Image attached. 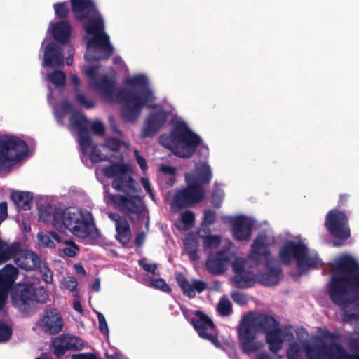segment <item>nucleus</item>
Wrapping results in <instances>:
<instances>
[{
  "label": "nucleus",
  "instance_id": "obj_1",
  "mask_svg": "<svg viewBox=\"0 0 359 359\" xmlns=\"http://www.w3.org/2000/svg\"><path fill=\"white\" fill-rule=\"evenodd\" d=\"M126 83L133 88H122L116 92V80L103 75L98 79L97 87L106 102L113 103L119 101L121 115L125 122L134 123L140 116L144 107H156L152 104L156 97L147 78L144 75L130 78Z\"/></svg>",
  "mask_w": 359,
  "mask_h": 359
},
{
  "label": "nucleus",
  "instance_id": "obj_2",
  "mask_svg": "<svg viewBox=\"0 0 359 359\" xmlns=\"http://www.w3.org/2000/svg\"><path fill=\"white\" fill-rule=\"evenodd\" d=\"M328 283V294L332 302L342 306V321L359 318V263L344 255L334 264Z\"/></svg>",
  "mask_w": 359,
  "mask_h": 359
},
{
  "label": "nucleus",
  "instance_id": "obj_3",
  "mask_svg": "<svg viewBox=\"0 0 359 359\" xmlns=\"http://www.w3.org/2000/svg\"><path fill=\"white\" fill-rule=\"evenodd\" d=\"M18 274V269L11 264L0 270V311L6 305L11 290L13 306L23 313L33 314L39 304L47 302L49 295L45 287L41 285L39 278H27L13 287Z\"/></svg>",
  "mask_w": 359,
  "mask_h": 359
},
{
  "label": "nucleus",
  "instance_id": "obj_4",
  "mask_svg": "<svg viewBox=\"0 0 359 359\" xmlns=\"http://www.w3.org/2000/svg\"><path fill=\"white\" fill-rule=\"evenodd\" d=\"M201 142V137L193 132L184 121H178L169 134L161 135L159 137V142L163 147L182 158L192 157Z\"/></svg>",
  "mask_w": 359,
  "mask_h": 359
},
{
  "label": "nucleus",
  "instance_id": "obj_5",
  "mask_svg": "<svg viewBox=\"0 0 359 359\" xmlns=\"http://www.w3.org/2000/svg\"><path fill=\"white\" fill-rule=\"evenodd\" d=\"M91 62L107 61L115 52L110 36L105 31V23L96 4L91 0Z\"/></svg>",
  "mask_w": 359,
  "mask_h": 359
},
{
  "label": "nucleus",
  "instance_id": "obj_6",
  "mask_svg": "<svg viewBox=\"0 0 359 359\" xmlns=\"http://www.w3.org/2000/svg\"><path fill=\"white\" fill-rule=\"evenodd\" d=\"M52 225L59 231L69 229L74 235L85 238L90 234V222L86 219L80 210L74 208L57 210L53 215Z\"/></svg>",
  "mask_w": 359,
  "mask_h": 359
},
{
  "label": "nucleus",
  "instance_id": "obj_7",
  "mask_svg": "<svg viewBox=\"0 0 359 359\" xmlns=\"http://www.w3.org/2000/svg\"><path fill=\"white\" fill-rule=\"evenodd\" d=\"M27 152V144L20 137L9 134L0 135V171L20 162Z\"/></svg>",
  "mask_w": 359,
  "mask_h": 359
},
{
  "label": "nucleus",
  "instance_id": "obj_8",
  "mask_svg": "<svg viewBox=\"0 0 359 359\" xmlns=\"http://www.w3.org/2000/svg\"><path fill=\"white\" fill-rule=\"evenodd\" d=\"M71 133L77 136V142L81 152V160L87 167L90 163V120L81 111H74L69 116L67 126Z\"/></svg>",
  "mask_w": 359,
  "mask_h": 359
},
{
  "label": "nucleus",
  "instance_id": "obj_9",
  "mask_svg": "<svg viewBox=\"0 0 359 359\" xmlns=\"http://www.w3.org/2000/svg\"><path fill=\"white\" fill-rule=\"evenodd\" d=\"M128 165L124 163H111L101 168V172L109 179H113L111 186L118 191L126 194L138 193L141 189L128 172Z\"/></svg>",
  "mask_w": 359,
  "mask_h": 359
},
{
  "label": "nucleus",
  "instance_id": "obj_10",
  "mask_svg": "<svg viewBox=\"0 0 359 359\" xmlns=\"http://www.w3.org/2000/svg\"><path fill=\"white\" fill-rule=\"evenodd\" d=\"M323 337L330 341L327 344L322 339L313 345H307L305 347L308 359H337L343 350V346L339 344L341 338L339 332H332L328 330L323 333Z\"/></svg>",
  "mask_w": 359,
  "mask_h": 359
},
{
  "label": "nucleus",
  "instance_id": "obj_11",
  "mask_svg": "<svg viewBox=\"0 0 359 359\" xmlns=\"http://www.w3.org/2000/svg\"><path fill=\"white\" fill-rule=\"evenodd\" d=\"M187 186L176 191L170 202L173 211H178L194 206L202 201L205 196V189L197 184L186 182Z\"/></svg>",
  "mask_w": 359,
  "mask_h": 359
},
{
  "label": "nucleus",
  "instance_id": "obj_12",
  "mask_svg": "<svg viewBox=\"0 0 359 359\" xmlns=\"http://www.w3.org/2000/svg\"><path fill=\"white\" fill-rule=\"evenodd\" d=\"M348 222L349 219L344 212L333 209L326 215L325 226L332 236L346 241L351 236Z\"/></svg>",
  "mask_w": 359,
  "mask_h": 359
},
{
  "label": "nucleus",
  "instance_id": "obj_13",
  "mask_svg": "<svg viewBox=\"0 0 359 359\" xmlns=\"http://www.w3.org/2000/svg\"><path fill=\"white\" fill-rule=\"evenodd\" d=\"M111 199L120 211L126 215L130 221L137 222L144 210V205L138 196H123L113 194Z\"/></svg>",
  "mask_w": 359,
  "mask_h": 359
},
{
  "label": "nucleus",
  "instance_id": "obj_14",
  "mask_svg": "<svg viewBox=\"0 0 359 359\" xmlns=\"http://www.w3.org/2000/svg\"><path fill=\"white\" fill-rule=\"evenodd\" d=\"M72 12L76 20L81 22L85 34L83 41L86 44V60L90 62V0H70Z\"/></svg>",
  "mask_w": 359,
  "mask_h": 359
},
{
  "label": "nucleus",
  "instance_id": "obj_15",
  "mask_svg": "<svg viewBox=\"0 0 359 359\" xmlns=\"http://www.w3.org/2000/svg\"><path fill=\"white\" fill-rule=\"evenodd\" d=\"M256 330L252 318H245L238 329V337L242 351L246 354L256 352L259 346L255 341Z\"/></svg>",
  "mask_w": 359,
  "mask_h": 359
},
{
  "label": "nucleus",
  "instance_id": "obj_16",
  "mask_svg": "<svg viewBox=\"0 0 359 359\" xmlns=\"http://www.w3.org/2000/svg\"><path fill=\"white\" fill-rule=\"evenodd\" d=\"M183 313L186 318L189 320L191 324L194 326L195 330L197 331L200 337L208 340L216 347L221 346L220 341L218 339L217 335L208 333L207 329H215V325L213 321L203 311L196 310L194 311V314L198 317L191 318L190 320L187 316V311H183Z\"/></svg>",
  "mask_w": 359,
  "mask_h": 359
},
{
  "label": "nucleus",
  "instance_id": "obj_17",
  "mask_svg": "<svg viewBox=\"0 0 359 359\" xmlns=\"http://www.w3.org/2000/svg\"><path fill=\"white\" fill-rule=\"evenodd\" d=\"M308 252V248L302 243L288 241L283 244L279 251V257L283 264L287 266L292 260L297 262V266H302L304 255Z\"/></svg>",
  "mask_w": 359,
  "mask_h": 359
},
{
  "label": "nucleus",
  "instance_id": "obj_18",
  "mask_svg": "<svg viewBox=\"0 0 359 359\" xmlns=\"http://www.w3.org/2000/svg\"><path fill=\"white\" fill-rule=\"evenodd\" d=\"M37 325L44 332L55 335L62 330L64 321L60 312L55 308H50L43 311Z\"/></svg>",
  "mask_w": 359,
  "mask_h": 359
},
{
  "label": "nucleus",
  "instance_id": "obj_19",
  "mask_svg": "<svg viewBox=\"0 0 359 359\" xmlns=\"http://www.w3.org/2000/svg\"><path fill=\"white\" fill-rule=\"evenodd\" d=\"M169 112L161 108L157 111H151L145 118L141 130L142 137L154 136L166 123Z\"/></svg>",
  "mask_w": 359,
  "mask_h": 359
},
{
  "label": "nucleus",
  "instance_id": "obj_20",
  "mask_svg": "<svg viewBox=\"0 0 359 359\" xmlns=\"http://www.w3.org/2000/svg\"><path fill=\"white\" fill-rule=\"evenodd\" d=\"M231 253L228 249H222L216 253L210 254L205 263L207 271L212 275L222 274L231 259Z\"/></svg>",
  "mask_w": 359,
  "mask_h": 359
},
{
  "label": "nucleus",
  "instance_id": "obj_21",
  "mask_svg": "<svg viewBox=\"0 0 359 359\" xmlns=\"http://www.w3.org/2000/svg\"><path fill=\"white\" fill-rule=\"evenodd\" d=\"M54 354L60 358L67 351L79 350L83 347V341L77 337L69 334H62L53 342Z\"/></svg>",
  "mask_w": 359,
  "mask_h": 359
},
{
  "label": "nucleus",
  "instance_id": "obj_22",
  "mask_svg": "<svg viewBox=\"0 0 359 359\" xmlns=\"http://www.w3.org/2000/svg\"><path fill=\"white\" fill-rule=\"evenodd\" d=\"M64 64V54L60 46L55 42L47 44L44 50L43 66L58 68Z\"/></svg>",
  "mask_w": 359,
  "mask_h": 359
},
{
  "label": "nucleus",
  "instance_id": "obj_23",
  "mask_svg": "<svg viewBox=\"0 0 359 359\" xmlns=\"http://www.w3.org/2000/svg\"><path fill=\"white\" fill-rule=\"evenodd\" d=\"M176 280L184 296L192 299L196 296V292L201 293L207 288V283L201 280H193L189 282L182 273H179L176 276Z\"/></svg>",
  "mask_w": 359,
  "mask_h": 359
},
{
  "label": "nucleus",
  "instance_id": "obj_24",
  "mask_svg": "<svg viewBox=\"0 0 359 359\" xmlns=\"http://www.w3.org/2000/svg\"><path fill=\"white\" fill-rule=\"evenodd\" d=\"M212 177L210 166L206 163H202L196 168L194 172L185 175V181L204 187V185L210 184Z\"/></svg>",
  "mask_w": 359,
  "mask_h": 359
},
{
  "label": "nucleus",
  "instance_id": "obj_25",
  "mask_svg": "<svg viewBox=\"0 0 359 359\" xmlns=\"http://www.w3.org/2000/svg\"><path fill=\"white\" fill-rule=\"evenodd\" d=\"M228 219L232 222V231L236 241H245L250 237L252 224L247 217L239 215L235 218L228 217Z\"/></svg>",
  "mask_w": 359,
  "mask_h": 359
},
{
  "label": "nucleus",
  "instance_id": "obj_26",
  "mask_svg": "<svg viewBox=\"0 0 359 359\" xmlns=\"http://www.w3.org/2000/svg\"><path fill=\"white\" fill-rule=\"evenodd\" d=\"M109 217L116 223V240L123 246L126 245L131 236L130 227L126 218L118 213H109Z\"/></svg>",
  "mask_w": 359,
  "mask_h": 359
},
{
  "label": "nucleus",
  "instance_id": "obj_27",
  "mask_svg": "<svg viewBox=\"0 0 359 359\" xmlns=\"http://www.w3.org/2000/svg\"><path fill=\"white\" fill-rule=\"evenodd\" d=\"M266 271L258 274L259 282L265 286L276 285L280 280L282 269L279 266H273L271 260H267L265 264Z\"/></svg>",
  "mask_w": 359,
  "mask_h": 359
},
{
  "label": "nucleus",
  "instance_id": "obj_28",
  "mask_svg": "<svg viewBox=\"0 0 359 359\" xmlns=\"http://www.w3.org/2000/svg\"><path fill=\"white\" fill-rule=\"evenodd\" d=\"M42 260L36 253L30 250L22 251L15 258V264L25 271L37 269L42 264Z\"/></svg>",
  "mask_w": 359,
  "mask_h": 359
},
{
  "label": "nucleus",
  "instance_id": "obj_29",
  "mask_svg": "<svg viewBox=\"0 0 359 359\" xmlns=\"http://www.w3.org/2000/svg\"><path fill=\"white\" fill-rule=\"evenodd\" d=\"M252 319L256 330L264 334L280 325L279 322L273 316L266 313H259Z\"/></svg>",
  "mask_w": 359,
  "mask_h": 359
},
{
  "label": "nucleus",
  "instance_id": "obj_30",
  "mask_svg": "<svg viewBox=\"0 0 359 359\" xmlns=\"http://www.w3.org/2000/svg\"><path fill=\"white\" fill-rule=\"evenodd\" d=\"M270 255V251L265 243L264 237L256 238L252 245L251 252L249 258L258 263L262 258L268 259Z\"/></svg>",
  "mask_w": 359,
  "mask_h": 359
},
{
  "label": "nucleus",
  "instance_id": "obj_31",
  "mask_svg": "<svg viewBox=\"0 0 359 359\" xmlns=\"http://www.w3.org/2000/svg\"><path fill=\"white\" fill-rule=\"evenodd\" d=\"M52 35L55 41L65 43L69 41L71 26L67 21L61 20L51 24Z\"/></svg>",
  "mask_w": 359,
  "mask_h": 359
},
{
  "label": "nucleus",
  "instance_id": "obj_32",
  "mask_svg": "<svg viewBox=\"0 0 359 359\" xmlns=\"http://www.w3.org/2000/svg\"><path fill=\"white\" fill-rule=\"evenodd\" d=\"M13 203L20 209L29 210L32 208L33 194L29 191H15L11 194Z\"/></svg>",
  "mask_w": 359,
  "mask_h": 359
},
{
  "label": "nucleus",
  "instance_id": "obj_33",
  "mask_svg": "<svg viewBox=\"0 0 359 359\" xmlns=\"http://www.w3.org/2000/svg\"><path fill=\"white\" fill-rule=\"evenodd\" d=\"M72 103L67 99H64L60 104L54 108L53 114L57 123L60 126H65V118L67 114H72L74 111H77Z\"/></svg>",
  "mask_w": 359,
  "mask_h": 359
},
{
  "label": "nucleus",
  "instance_id": "obj_34",
  "mask_svg": "<svg viewBox=\"0 0 359 359\" xmlns=\"http://www.w3.org/2000/svg\"><path fill=\"white\" fill-rule=\"evenodd\" d=\"M21 245L20 242H14L8 244L3 241V247L0 251V264L14 258L15 259L21 252Z\"/></svg>",
  "mask_w": 359,
  "mask_h": 359
},
{
  "label": "nucleus",
  "instance_id": "obj_35",
  "mask_svg": "<svg viewBox=\"0 0 359 359\" xmlns=\"http://www.w3.org/2000/svg\"><path fill=\"white\" fill-rule=\"evenodd\" d=\"M266 342L269 344V350L276 353L282 348V330L279 327L265 333Z\"/></svg>",
  "mask_w": 359,
  "mask_h": 359
},
{
  "label": "nucleus",
  "instance_id": "obj_36",
  "mask_svg": "<svg viewBox=\"0 0 359 359\" xmlns=\"http://www.w3.org/2000/svg\"><path fill=\"white\" fill-rule=\"evenodd\" d=\"M254 275L251 271L246 270L238 275H234L233 278V286L236 288L245 289L254 285Z\"/></svg>",
  "mask_w": 359,
  "mask_h": 359
},
{
  "label": "nucleus",
  "instance_id": "obj_37",
  "mask_svg": "<svg viewBox=\"0 0 359 359\" xmlns=\"http://www.w3.org/2000/svg\"><path fill=\"white\" fill-rule=\"evenodd\" d=\"M320 264V260L317 256L310 257L309 252L303 257L302 266H297L298 272L300 275L305 274L310 268H317Z\"/></svg>",
  "mask_w": 359,
  "mask_h": 359
},
{
  "label": "nucleus",
  "instance_id": "obj_38",
  "mask_svg": "<svg viewBox=\"0 0 359 359\" xmlns=\"http://www.w3.org/2000/svg\"><path fill=\"white\" fill-rule=\"evenodd\" d=\"M48 81L57 87L63 86L65 83L66 75L60 70H55L47 74Z\"/></svg>",
  "mask_w": 359,
  "mask_h": 359
},
{
  "label": "nucleus",
  "instance_id": "obj_39",
  "mask_svg": "<svg viewBox=\"0 0 359 359\" xmlns=\"http://www.w3.org/2000/svg\"><path fill=\"white\" fill-rule=\"evenodd\" d=\"M203 238V245L205 249L211 250L217 248L221 244V238L217 235H200Z\"/></svg>",
  "mask_w": 359,
  "mask_h": 359
},
{
  "label": "nucleus",
  "instance_id": "obj_40",
  "mask_svg": "<svg viewBox=\"0 0 359 359\" xmlns=\"http://www.w3.org/2000/svg\"><path fill=\"white\" fill-rule=\"evenodd\" d=\"M109 160V157L108 155L102 154L97 148V145L91 140V163H96Z\"/></svg>",
  "mask_w": 359,
  "mask_h": 359
},
{
  "label": "nucleus",
  "instance_id": "obj_41",
  "mask_svg": "<svg viewBox=\"0 0 359 359\" xmlns=\"http://www.w3.org/2000/svg\"><path fill=\"white\" fill-rule=\"evenodd\" d=\"M53 8L55 15L62 20L67 18L69 15V8L67 2H57L53 4Z\"/></svg>",
  "mask_w": 359,
  "mask_h": 359
},
{
  "label": "nucleus",
  "instance_id": "obj_42",
  "mask_svg": "<svg viewBox=\"0 0 359 359\" xmlns=\"http://www.w3.org/2000/svg\"><path fill=\"white\" fill-rule=\"evenodd\" d=\"M217 311L222 316L230 315L232 311L231 302L226 298H222L217 304Z\"/></svg>",
  "mask_w": 359,
  "mask_h": 359
},
{
  "label": "nucleus",
  "instance_id": "obj_43",
  "mask_svg": "<svg viewBox=\"0 0 359 359\" xmlns=\"http://www.w3.org/2000/svg\"><path fill=\"white\" fill-rule=\"evenodd\" d=\"M121 140L116 137L107 138L102 146L103 149H109L112 151H118L121 148Z\"/></svg>",
  "mask_w": 359,
  "mask_h": 359
},
{
  "label": "nucleus",
  "instance_id": "obj_44",
  "mask_svg": "<svg viewBox=\"0 0 359 359\" xmlns=\"http://www.w3.org/2000/svg\"><path fill=\"white\" fill-rule=\"evenodd\" d=\"M150 285L152 287L159 289L164 292H170L172 291L169 285L162 278L153 279Z\"/></svg>",
  "mask_w": 359,
  "mask_h": 359
},
{
  "label": "nucleus",
  "instance_id": "obj_45",
  "mask_svg": "<svg viewBox=\"0 0 359 359\" xmlns=\"http://www.w3.org/2000/svg\"><path fill=\"white\" fill-rule=\"evenodd\" d=\"M93 311L96 313V314L97 316L100 332L103 335L108 337L109 331L108 325L106 321L104 316L102 313H100L96 310H93Z\"/></svg>",
  "mask_w": 359,
  "mask_h": 359
},
{
  "label": "nucleus",
  "instance_id": "obj_46",
  "mask_svg": "<svg viewBox=\"0 0 359 359\" xmlns=\"http://www.w3.org/2000/svg\"><path fill=\"white\" fill-rule=\"evenodd\" d=\"M62 285L64 288L69 290L72 292L74 294H78V291L76 290V287L78 285V283L75 278L72 276H68L65 278L62 281Z\"/></svg>",
  "mask_w": 359,
  "mask_h": 359
},
{
  "label": "nucleus",
  "instance_id": "obj_47",
  "mask_svg": "<svg viewBox=\"0 0 359 359\" xmlns=\"http://www.w3.org/2000/svg\"><path fill=\"white\" fill-rule=\"evenodd\" d=\"M37 269L40 271L42 278L46 283L50 284L53 282L52 273L45 262H42V264Z\"/></svg>",
  "mask_w": 359,
  "mask_h": 359
},
{
  "label": "nucleus",
  "instance_id": "obj_48",
  "mask_svg": "<svg viewBox=\"0 0 359 359\" xmlns=\"http://www.w3.org/2000/svg\"><path fill=\"white\" fill-rule=\"evenodd\" d=\"M12 334V330L5 323L0 322V342L8 341Z\"/></svg>",
  "mask_w": 359,
  "mask_h": 359
},
{
  "label": "nucleus",
  "instance_id": "obj_49",
  "mask_svg": "<svg viewBox=\"0 0 359 359\" xmlns=\"http://www.w3.org/2000/svg\"><path fill=\"white\" fill-rule=\"evenodd\" d=\"M105 133L104 124L99 121H91V134L103 136Z\"/></svg>",
  "mask_w": 359,
  "mask_h": 359
},
{
  "label": "nucleus",
  "instance_id": "obj_50",
  "mask_svg": "<svg viewBox=\"0 0 359 359\" xmlns=\"http://www.w3.org/2000/svg\"><path fill=\"white\" fill-rule=\"evenodd\" d=\"M216 212L212 210H205L203 212V222L208 226H210L215 222Z\"/></svg>",
  "mask_w": 359,
  "mask_h": 359
},
{
  "label": "nucleus",
  "instance_id": "obj_51",
  "mask_svg": "<svg viewBox=\"0 0 359 359\" xmlns=\"http://www.w3.org/2000/svg\"><path fill=\"white\" fill-rule=\"evenodd\" d=\"M38 239L39 241V242L44 246V247H46V248H55V243L54 242L51 240V236L48 234H44L42 232L41 233H39L38 235Z\"/></svg>",
  "mask_w": 359,
  "mask_h": 359
},
{
  "label": "nucleus",
  "instance_id": "obj_52",
  "mask_svg": "<svg viewBox=\"0 0 359 359\" xmlns=\"http://www.w3.org/2000/svg\"><path fill=\"white\" fill-rule=\"evenodd\" d=\"M74 101L79 105L84 106L87 109H90V100H88L85 95L81 93L79 89L75 90Z\"/></svg>",
  "mask_w": 359,
  "mask_h": 359
},
{
  "label": "nucleus",
  "instance_id": "obj_53",
  "mask_svg": "<svg viewBox=\"0 0 359 359\" xmlns=\"http://www.w3.org/2000/svg\"><path fill=\"white\" fill-rule=\"evenodd\" d=\"M287 356L288 359H299V347L297 343L290 344Z\"/></svg>",
  "mask_w": 359,
  "mask_h": 359
},
{
  "label": "nucleus",
  "instance_id": "obj_54",
  "mask_svg": "<svg viewBox=\"0 0 359 359\" xmlns=\"http://www.w3.org/2000/svg\"><path fill=\"white\" fill-rule=\"evenodd\" d=\"M223 201V194L220 191H214L212 194L211 203L215 208H219Z\"/></svg>",
  "mask_w": 359,
  "mask_h": 359
},
{
  "label": "nucleus",
  "instance_id": "obj_55",
  "mask_svg": "<svg viewBox=\"0 0 359 359\" xmlns=\"http://www.w3.org/2000/svg\"><path fill=\"white\" fill-rule=\"evenodd\" d=\"M139 266L142 267L144 271L148 273H151L152 274H155L156 271L157 270V264H148L146 262L145 259H142L138 261Z\"/></svg>",
  "mask_w": 359,
  "mask_h": 359
},
{
  "label": "nucleus",
  "instance_id": "obj_56",
  "mask_svg": "<svg viewBox=\"0 0 359 359\" xmlns=\"http://www.w3.org/2000/svg\"><path fill=\"white\" fill-rule=\"evenodd\" d=\"M231 297L234 302L243 305L247 302L246 295L241 292L234 291L231 294Z\"/></svg>",
  "mask_w": 359,
  "mask_h": 359
},
{
  "label": "nucleus",
  "instance_id": "obj_57",
  "mask_svg": "<svg viewBox=\"0 0 359 359\" xmlns=\"http://www.w3.org/2000/svg\"><path fill=\"white\" fill-rule=\"evenodd\" d=\"M195 220V215L192 211L187 210L182 214V222L185 225H191Z\"/></svg>",
  "mask_w": 359,
  "mask_h": 359
},
{
  "label": "nucleus",
  "instance_id": "obj_58",
  "mask_svg": "<svg viewBox=\"0 0 359 359\" xmlns=\"http://www.w3.org/2000/svg\"><path fill=\"white\" fill-rule=\"evenodd\" d=\"M348 346L353 354L359 355V338L351 337L348 340Z\"/></svg>",
  "mask_w": 359,
  "mask_h": 359
},
{
  "label": "nucleus",
  "instance_id": "obj_59",
  "mask_svg": "<svg viewBox=\"0 0 359 359\" xmlns=\"http://www.w3.org/2000/svg\"><path fill=\"white\" fill-rule=\"evenodd\" d=\"M232 269L234 275L245 271V263L242 260L236 259L232 263Z\"/></svg>",
  "mask_w": 359,
  "mask_h": 359
},
{
  "label": "nucleus",
  "instance_id": "obj_60",
  "mask_svg": "<svg viewBox=\"0 0 359 359\" xmlns=\"http://www.w3.org/2000/svg\"><path fill=\"white\" fill-rule=\"evenodd\" d=\"M49 234L51 236V238L54 239L57 243H64L66 245L76 248V245L74 243V241H67V240L64 241L62 237H61L57 233H56L55 231H50Z\"/></svg>",
  "mask_w": 359,
  "mask_h": 359
},
{
  "label": "nucleus",
  "instance_id": "obj_61",
  "mask_svg": "<svg viewBox=\"0 0 359 359\" xmlns=\"http://www.w3.org/2000/svg\"><path fill=\"white\" fill-rule=\"evenodd\" d=\"M8 217V204L6 201H2L0 203V225Z\"/></svg>",
  "mask_w": 359,
  "mask_h": 359
},
{
  "label": "nucleus",
  "instance_id": "obj_62",
  "mask_svg": "<svg viewBox=\"0 0 359 359\" xmlns=\"http://www.w3.org/2000/svg\"><path fill=\"white\" fill-rule=\"evenodd\" d=\"M134 154L140 168L142 169V171H145L148 168L145 158L140 155V153L137 150H135Z\"/></svg>",
  "mask_w": 359,
  "mask_h": 359
},
{
  "label": "nucleus",
  "instance_id": "obj_63",
  "mask_svg": "<svg viewBox=\"0 0 359 359\" xmlns=\"http://www.w3.org/2000/svg\"><path fill=\"white\" fill-rule=\"evenodd\" d=\"M145 238L146 236L143 231L138 233L134 241L135 245L137 248L142 247L144 243Z\"/></svg>",
  "mask_w": 359,
  "mask_h": 359
},
{
  "label": "nucleus",
  "instance_id": "obj_64",
  "mask_svg": "<svg viewBox=\"0 0 359 359\" xmlns=\"http://www.w3.org/2000/svg\"><path fill=\"white\" fill-rule=\"evenodd\" d=\"M160 170L165 175L175 176L176 173V169L170 165H163L161 166Z\"/></svg>",
  "mask_w": 359,
  "mask_h": 359
}]
</instances>
